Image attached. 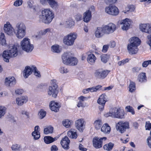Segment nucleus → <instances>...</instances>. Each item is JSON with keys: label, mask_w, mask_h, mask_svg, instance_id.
<instances>
[{"label": "nucleus", "mask_w": 151, "mask_h": 151, "mask_svg": "<svg viewBox=\"0 0 151 151\" xmlns=\"http://www.w3.org/2000/svg\"><path fill=\"white\" fill-rule=\"evenodd\" d=\"M102 124V122L101 120L98 119L95 120L93 123V125L95 129L97 130L100 129Z\"/></svg>", "instance_id": "obj_34"}, {"label": "nucleus", "mask_w": 151, "mask_h": 151, "mask_svg": "<svg viewBox=\"0 0 151 151\" xmlns=\"http://www.w3.org/2000/svg\"><path fill=\"white\" fill-rule=\"evenodd\" d=\"M125 109L131 113L133 115L134 114L135 112L133 108L130 106H128L126 107Z\"/></svg>", "instance_id": "obj_54"}, {"label": "nucleus", "mask_w": 151, "mask_h": 151, "mask_svg": "<svg viewBox=\"0 0 151 151\" xmlns=\"http://www.w3.org/2000/svg\"><path fill=\"white\" fill-rule=\"evenodd\" d=\"M137 47V46L128 44L127 49L129 53L131 54H136L138 50Z\"/></svg>", "instance_id": "obj_20"}, {"label": "nucleus", "mask_w": 151, "mask_h": 151, "mask_svg": "<svg viewBox=\"0 0 151 151\" xmlns=\"http://www.w3.org/2000/svg\"><path fill=\"white\" fill-rule=\"evenodd\" d=\"M91 14L89 11H86L83 14V21L86 22H88L91 20Z\"/></svg>", "instance_id": "obj_27"}, {"label": "nucleus", "mask_w": 151, "mask_h": 151, "mask_svg": "<svg viewBox=\"0 0 151 151\" xmlns=\"http://www.w3.org/2000/svg\"><path fill=\"white\" fill-rule=\"evenodd\" d=\"M53 9H55L58 6V4L55 0H48L47 4Z\"/></svg>", "instance_id": "obj_35"}, {"label": "nucleus", "mask_w": 151, "mask_h": 151, "mask_svg": "<svg viewBox=\"0 0 151 151\" xmlns=\"http://www.w3.org/2000/svg\"><path fill=\"white\" fill-rule=\"evenodd\" d=\"M101 130L105 134H109L110 132L111 128L108 124L105 123L101 127Z\"/></svg>", "instance_id": "obj_31"}, {"label": "nucleus", "mask_w": 151, "mask_h": 151, "mask_svg": "<svg viewBox=\"0 0 151 151\" xmlns=\"http://www.w3.org/2000/svg\"><path fill=\"white\" fill-rule=\"evenodd\" d=\"M69 61L67 64V65L70 66H74L76 65L78 62V61L77 59L73 57L72 55L71 58L69 60Z\"/></svg>", "instance_id": "obj_36"}, {"label": "nucleus", "mask_w": 151, "mask_h": 151, "mask_svg": "<svg viewBox=\"0 0 151 151\" xmlns=\"http://www.w3.org/2000/svg\"><path fill=\"white\" fill-rule=\"evenodd\" d=\"M22 50L27 52H31L34 49V45L30 42V40L27 37L24 38L20 43Z\"/></svg>", "instance_id": "obj_3"}, {"label": "nucleus", "mask_w": 151, "mask_h": 151, "mask_svg": "<svg viewBox=\"0 0 151 151\" xmlns=\"http://www.w3.org/2000/svg\"><path fill=\"white\" fill-rule=\"evenodd\" d=\"M105 12L108 14L111 15L116 16L119 13L118 8L114 5H109L105 8Z\"/></svg>", "instance_id": "obj_6"}, {"label": "nucleus", "mask_w": 151, "mask_h": 151, "mask_svg": "<svg viewBox=\"0 0 151 151\" xmlns=\"http://www.w3.org/2000/svg\"><path fill=\"white\" fill-rule=\"evenodd\" d=\"M46 112L44 111L43 110H41L39 112L38 115L39 118L40 119H42L46 115Z\"/></svg>", "instance_id": "obj_52"}, {"label": "nucleus", "mask_w": 151, "mask_h": 151, "mask_svg": "<svg viewBox=\"0 0 151 151\" xmlns=\"http://www.w3.org/2000/svg\"><path fill=\"white\" fill-rule=\"evenodd\" d=\"M20 113L22 115H25L27 118H29V113L28 112L24 110H22L21 111Z\"/></svg>", "instance_id": "obj_60"}, {"label": "nucleus", "mask_w": 151, "mask_h": 151, "mask_svg": "<svg viewBox=\"0 0 151 151\" xmlns=\"http://www.w3.org/2000/svg\"><path fill=\"white\" fill-rule=\"evenodd\" d=\"M147 38L148 40L147 44L150 46L151 50V34L148 35L147 36Z\"/></svg>", "instance_id": "obj_64"}, {"label": "nucleus", "mask_w": 151, "mask_h": 151, "mask_svg": "<svg viewBox=\"0 0 151 151\" xmlns=\"http://www.w3.org/2000/svg\"><path fill=\"white\" fill-rule=\"evenodd\" d=\"M27 101V96L17 97L16 99V103L19 106L22 105L24 103H26Z\"/></svg>", "instance_id": "obj_24"}, {"label": "nucleus", "mask_w": 151, "mask_h": 151, "mask_svg": "<svg viewBox=\"0 0 151 151\" xmlns=\"http://www.w3.org/2000/svg\"><path fill=\"white\" fill-rule=\"evenodd\" d=\"M9 52L8 51H4L3 53L2 56L4 58V60L6 62H9V59L12 57L10 55Z\"/></svg>", "instance_id": "obj_37"}, {"label": "nucleus", "mask_w": 151, "mask_h": 151, "mask_svg": "<svg viewBox=\"0 0 151 151\" xmlns=\"http://www.w3.org/2000/svg\"><path fill=\"white\" fill-rule=\"evenodd\" d=\"M50 83L51 86H52L54 88H58V86L57 84V81L55 80H51Z\"/></svg>", "instance_id": "obj_55"}, {"label": "nucleus", "mask_w": 151, "mask_h": 151, "mask_svg": "<svg viewBox=\"0 0 151 151\" xmlns=\"http://www.w3.org/2000/svg\"><path fill=\"white\" fill-rule=\"evenodd\" d=\"M44 140L45 142L47 144L50 143L54 141V140H53V138L50 136L45 137Z\"/></svg>", "instance_id": "obj_48"}, {"label": "nucleus", "mask_w": 151, "mask_h": 151, "mask_svg": "<svg viewBox=\"0 0 151 151\" xmlns=\"http://www.w3.org/2000/svg\"><path fill=\"white\" fill-rule=\"evenodd\" d=\"M4 30L6 34L10 36L13 35L14 32V29L8 22H6V23L4 24Z\"/></svg>", "instance_id": "obj_10"}, {"label": "nucleus", "mask_w": 151, "mask_h": 151, "mask_svg": "<svg viewBox=\"0 0 151 151\" xmlns=\"http://www.w3.org/2000/svg\"><path fill=\"white\" fill-rule=\"evenodd\" d=\"M106 96L103 94L99 97L97 100V103L99 104H105L106 100Z\"/></svg>", "instance_id": "obj_30"}, {"label": "nucleus", "mask_w": 151, "mask_h": 151, "mask_svg": "<svg viewBox=\"0 0 151 151\" xmlns=\"http://www.w3.org/2000/svg\"><path fill=\"white\" fill-rule=\"evenodd\" d=\"M59 70L60 73L62 74L66 73L69 72V70L65 67H61Z\"/></svg>", "instance_id": "obj_49"}, {"label": "nucleus", "mask_w": 151, "mask_h": 151, "mask_svg": "<svg viewBox=\"0 0 151 151\" xmlns=\"http://www.w3.org/2000/svg\"><path fill=\"white\" fill-rule=\"evenodd\" d=\"M72 121L68 119L64 120L63 122V124L66 128H69L70 127Z\"/></svg>", "instance_id": "obj_47"}, {"label": "nucleus", "mask_w": 151, "mask_h": 151, "mask_svg": "<svg viewBox=\"0 0 151 151\" xmlns=\"http://www.w3.org/2000/svg\"><path fill=\"white\" fill-rule=\"evenodd\" d=\"M60 24L66 28H70L74 25L75 22L72 19H70L67 20L62 23H61Z\"/></svg>", "instance_id": "obj_28"}, {"label": "nucleus", "mask_w": 151, "mask_h": 151, "mask_svg": "<svg viewBox=\"0 0 151 151\" xmlns=\"http://www.w3.org/2000/svg\"><path fill=\"white\" fill-rule=\"evenodd\" d=\"M32 68L33 72L34 73V75L35 76L38 77H40L41 75L40 73L37 70L36 67L34 66H32Z\"/></svg>", "instance_id": "obj_50"}, {"label": "nucleus", "mask_w": 151, "mask_h": 151, "mask_svg": "<svg viewBox=\"0 0 151 151\" xmlns=\"http://www.w3.org/2000/svg\"><path fill=\"white\" fill-rule=\"evenodd\" d=\"M75 19L77 21L81 20L82 19V16L81 14H77L75 16Z\"/></svg>", "instance_id": "obj_63"}, {"label": "nucleus", "mask_w": 151, "mask_h": 151, "mask_svg": "<svg viewBox=\"0 0 151 151\" xmlns=\"http://www.w3.org/2000/svg\"><path fill=\"white\" fill-rule=\"evenodd\" d=\"M15 29L16 31V35L18 39H22L26 35V27L24 24L22 22H19L16 25Z\"/></svg>", "instance_id": "obj_2"}, {"label": "nucleus", "mask_w": 151, "mask_h": 151, "mask_svg": "<svg viewBox=\"0 0 151 151\" xmlns=\"http://www.w3.org/2000/svg\"><path fill=\"white\" fill-rule=\"evenodd\" d=\"M67 135L69 137L72 139H76L77 137L76 130L73 129H71L69 131Z\"/></svg>", "instance_id": "obj_33"}, {"label": "nucleus", "mask_w": 151, "mask_h": 151, "mask_svg": "<svg viewBox=\"0 0 151 151\" xmlns=\"http://www.w3.org/2000/svg\"><path fill=\"white\" fill-rule=\"evenodd\" d=\"M125 113L124 110L122 108L119 107L117 114L115 118L123 119L124 118Z\"/></svg>", "instance_id": "obj_32"}, {"label": "nucleus", "mask_w": 151, "mask_h": 151, "mask_svg": "<svg viewBox=\"0 0 151 151\" xmlns=\"http://www.w3.org/2000/svg\"><path fill=\"white\" fill-rule=\"evenodd\" d=\"M104 34H106V32L103 25L101 27H98L95 32V35L97 38H100Z\"/></svg>", "instance_id": "obj_15"}, {"label": "nucleus", "mask_w": 151, "mask_h": 151, "mask_svg": "<svg viewBox=\"0 0 151 151\" xmlns=\"http://www.w3.org/2000/svg\"><path fill=\"white\" fill-rule=\"evenodd\" d=\"M85 125V122L83 119H80L75 121V127L80 132L83 131Z\"/></svg>", "instance_id": "obj_11"}, {"label": "nucleus", "mask_w": 151, "mask_h": 151, "mask_svg": "<svg viewBox=\"0 0 151 151\" xmlns=\"http://www.w3.org/2000/svg\"><path fill=\"white\" fill-rule=\"evenodd\" d=\"M145 127L146 130H150L151 129V123H150V122L149 121L146 122Z\"/></svg>", "instance_id": "obj_59"}, {"label": "nucleus", "mask_w": 151, "mask_h": 151, "mask_svg": "<svg viewBox=\"0 0 151 151\" xmlns=\"http://www.w3.org/2000/svg\"><path fill=\"white\" fill-rule=\"evenodd\" d=\"M106 34L108 35L113 33L116 30V26L113 23H110L106 25H103Z\"/></svg>", "instance_id": "obj_12"}, {"label": "nucleus", "mask_w": 151, "mask_h": 151, "mask_svg": "<svg viewBox=\"0 0 151 151\" xmlns=\"http://www.w3.org/2000/svg\"><path fill=\"white\" fill-rule=\"evenodd\" d=\"M102 86L100 85H98L96 86H94L91 88H89L86 89H84L83 90V92L84 93H87L91 92H96L101 90Z\"/></svg>", "instance_id": "obj_14"}, {"label": "nucleus", "mask_w": 151, "mask_h": 151, "mask_svg": "<svg viewBox=\"0 0 151 151\" xmlns=\"http://www.w3.org/2000/svg\"><path fill=\"white\" fill-rule=\"evenodd\" d=\"M48 94L49 95H52L54 98H56L58 93V88L49 86L47 90Z\"/></svg>", "instance_id": "obj_21"}, {"label": "nucleus", "mask_w": 151, "mask_h": 151, "mask_svg": "<svg viewBox=\"0 0 151 151\" xmlns=\"http://www.w3.org/2000/svg\"><path fill=\"white\" fill-rule=\"evenodd\" d=\"M39 127L36 126L34 128V131L32 133V136L34 140H37L40 137V133L39 132Z\"/></svg>", "instance_id": "obj_22"}, {"label": "nucleus", "mask_w": 151, "mask_h": 151, "mask_svg": "<svg viewBox=\"0 0 151 151\" xmlns=\"http://www.w3.org/2000/svg\"><path fill=\"white\" fill-rule=\"evenodd\" d=\"M23 2L22 0H17L16 1L14 4V6H21Z\"/></svg>", "instance_id": "obj_57"}, {"label": "nucleus", "mask_w": 151, "mask_h": 151, "mask_svg": "<svg viewBox=\"0 0 151 151\" xmlns=\"http://www.w3.org/2000/svg\"><path fill=\"white\" fill-rule=\"evenodd\" d=\"M62 49L58 45H53L51 47L52 51L55 52L59 53L61 50Z\"/></svg>", "instance_id": "obj_41"}, {"label": "nucleus", "mask_w": 151, "mask_h": 151, "mask_svg": "<svg viewBox=\"0 0 151 151\" xmlns=\"http://www.w3.org/2000/svg\"><path fill=\"white\" fill-rule=\"evenodd\" d=\"M138 79L139 81L141 82H143L146 81V77L145 73H141L139 75Z\"/></svg>", "instance_id": "obj_40"}, {"label": "nucleus", "mask_w": 151, "mask_h": 151, "mask_svg": "<svg viewBox=\"0 0 151 151\" xmlns=\"http://www.w3.org/2000/svg\"><path fill=\"white\" fill-rule=\"evenodd\" d=\"M6 109L5 107L0 106V118L5 114Z\"/></svg>", "instance_id": "obj_51"}, {"label": "nucleus", "mask_w": 151, "mask_h": 151, "mask_svg": "<svg viewBox=\"0 0 151 151\" xmlns=\"http://www.w3.org/2000/svg\"><path fill=\"white\" fill-rule=\"evenodd\" d=\"M77 37V35L76 33H70L64 37L63 42L65 45L72 46L74 44Z\"/></svg>", "instance_id": "obj_4"}, {"label": "nucleus", "mask_w": 151, "mask_h": 151, "mask_svg": "<svg viewBox=\"0 0 151 151\" xmlns=\"http://www.w3.org/2000/svg\"><path fill=\"white\" fill-rule=\"evenodd\" d=\"M0 44L2 45H5L6 44L5 35L3 33H1L0 35Z\"/></svg>", "instance_id": "obj_42"}, {"label": "nucleus", "mask_w": 151, "mask_h": 151, "mask_svg": "<svg viewBox=\"0 0 151 151\" xmlns=\"http://www.w3.org/2000/svg\"><path fill=\"white\" fill-rule=\"evenodd\" d=\"M54 17V14L50 9H46L42 10L40 18L42 22L49 24L52 22Z\"/></svg>", "instance_id": "obj_1"}, {"label": "nucleus", "mask_w": 151, "mask_h": 151, "mask_svg": "<svg viewBox=\"0 0 151 151\" xmlns=\"http://www.w3.org/2000/svg\"><path fill=\"white\" fill-rule=\"evenodd\" d=\"M119 107H114L111 108L110 110L111 114L112 117L115 118L117 114L119 109Z\"/></svg>", "instance_id": "obj_39"}, {"label": "nucleus", "mask_w": 151, "mask_h": 151, "mask_svg": "<svg viewBox=\"0 0 151 151\" xmlns=\"http://www.w3.org/2000/svg\"><path fill=\"white\" fill-rule=\"evenodd\" d=\"M129 88V91L130 92L132 93L134 92L136 89L135 83L134 82L130 81Z\"/></svg>", "instance_id": "obj_43"}, {"label": "nucleus", "mask_w": 151, "mask_h": 151, "mask_svg": "<svg viewBox=\"0 0 151 151\" xmlns=\"http://www.w3.org/2000/svg\"><path fill=\"white\" fill-rule=\"evenodd\" d=\"M96 60V58L95 55L92 53L88 54L87 57L88 62L90 64H94Z\"/></svg>", "instance_id": "obj_29"}, {"label": "nucleus", "mask_w": 151, "mask_h": 151, "mask_svg": "<svg viewBox=\"0 0 151 151\" xmlns=\"http://www.w3.org/2000/svg\"><path fill=\"white\" fill-rule=\"evenodd\" d=\"M139 29L143 32L151 34V24H141L139 25Z\"/></svg>", "instance_id": "obj_9"}, {"label": "nucleus", "mask_w": 151, "mask_h": 151, "mask_svg": "<svg viewBox=\"0 0 151 151\" xmlns=\"http://www.w3.org/2000/svg\"><path fill=\"white\" fill-rule=\"evenodd\" d=\"M116 127L117 131L121 133H123L127 129L129 128V123L127 122L120 121L116 124Z\"/></svg>", "instance_id": "obj_5"}, {"label": "nucleus", "mask_w": 151, "mask_h": 151, "mask_svg": "<svg viewBox=\"0 0 151 151\" xmlns=\"http://www.w3.org/2000/svg\"><path fill=\"white\" fill-rule=\"evenodd\" d=\"M72 54L70 52H66L62 55V59L64 64L67 65L69 60L71 58Z\"/></svg>", "instance_id": "obj_16"}, {"label": "nucleus", "mask_w": 151, "mask_h": 151, "mask_svg": "<svg viewBox=\"0 0 151 151\" xmlns=\"http://www.w3.org/2000/svg\"><path fill=\"white\" fill-rule=\"evenodd\" d=\"M110 72V71L109 70L99 69L96 70L94 76L97 78L103 79L107 76Z\"/></svg>", "instance_id": "obj_7"}, {"label": "nucleus", "mask_w": 151, "mask_h": 151, "mask_svg": "<svg viewBox=\"0 0 151 151\" xmlns=\"http://www.w3.org/2000/svg\"><path fill=\"white\" fill-rule=\"evenodd\" d=\"M10 55L12 57H16L18 55V51L17 46L15 45L10 47L9 50Z\"/></svg>", "instance_id": "obj_23"}, {"label": "nucleus", "mask_w": 151, "mask_h": 151, "mask_svg": "<svg viewBox=\"0 0 151 151\" xmlns=\"http://www.w3.org/2000/svg\"><path fill=\"white\" fill-rule=\"evenodd\" d=\"M129 61L128 59L127 58L125 60H123L119 62L118 63V64L119 66L122 65H124L125 63L128 62Z\"/></svg>", "instance_id": "obj_58"}, {"label": "nucleus", "mask_w": 151, "mask_h": 151, "mask_svg": "<svg viewBox=\"0 0 151 151\" xmlns=\"http://www.w3.org/2000/svg\"><path fill=\"white\" fill-rule=\"evenodd\" d=\"M101 60L104 63H106L109 58V55L106 54H102L101 56Z\"/></svg>", "instance_id": "obj_46"}, {"label": "nucleus", "mask_w": 151, "mask_h": 151, "mask_svg": "<svg viewBox=\"0 0 151 151\" xmlns=\"http://www.w3.org/2000/svg\"><path fill=\"white\" fill-rule=\"evenodd\" d=\"M127 9H129V11L131 12H134L135 10V7L134 5H132L128 6L127 7Z\"/></svg>", "instance_id": "obj_61"}, {"label": "nucleus", "mask_w": 151, "mask_h": 151, "mask_svg": "<svg viewBox=\"0 0 151 151\" xmlns=\"http://www.w3.org/2000/svg\"><path fill=\"white\" fill-rule=\"evenodd\" d=\"M129 44L138 46L140 44L141 41L139 39L136 37L131 38L129 40Z\"/></svg>", "instance_id": "obj_26"}, {"label": "nucleus", "mask_w": 151, "mask_h": 151, "mask_svg": "<svg viewBox=\"0 0 151 151\" xmlns=\"http://www.w3.org/2000/svg\"><path fill=\"white\" fill-rule=\"evenodd\" d=\"M49 106L51 110L57 112L59 111L60 106L58 103L52 101L50 102Z\"/></svg>", "instance_id": "obj_19"}, {"label": "nucleus", "mask_w": 151, "mask_h": 151, "mask_svg": "<svg viewBox=\"0 0 151 151\" xmlns=\"http://www.w3.org/2000/svg\"><path fill=\"white\" fill-rule=\"evenodd\" d=\"M5 83L7 86H12L16 83V80L13 77H9L6 78Z\"/></svg>", "instance_id": "obj_18"}, {"label": "nucleus", "mask_w": 151, "mask_h": 151, "mask_svg": "<svg viewBox=\"0 0 151 151\" xmlns=\"http://www.w3.org/2000/svg\"><path fill=\"white\" fill-rule=\"evenodd\" d=\"M149 64H151V60L145 61L143 62L142 65L143 67L146 68Z\"/></svg>", "instance_id": "obj_56"}, {"label": "nucleus", "mask_w": 151, "mask_h": 151, "mask_svg": "<svg viewBox=\"0 0 151 151\" xmlns=\"http://www.w3.org/2000/svg\"><path fill=\"white\" fill-rule=\"evenodd\" d=\"M53 30V29L52 28H48L40 31V33L42 35H45L47 33H52Z\"/></svg>", "instance_id": "obj_45"}, {"label": "nucleus", "mask_w": 151, "mask_h": 151, "mask_svg": "<svg viewBox=\"0 0 151 151\" xmlns=\"http://www.w3.org/2000/svg\"><path fill=\"white\" fill-rule=\"evenodd\" d=\"M11 148L12 150L14 151H18L21 150L20 146L17 144L13 145L12 146Z\"/></svg>", "instance_id": "obj_53"}, {"label": "nucleus", "mask_w": 151, "mask_h": 151, "mask_svg": "<svg viewBox=\"0 0 151 151\" xmlns=\"http://www.w3.org/2000/svg\"><path fill=\"white\" fill-rule=\"evenodd\" d=\"M114 146V144L112 142H109L104 145L103 148L104 149L107 151L111 150Z\"/></svg>", "instance_id": "obj_38"}, {"label": "nucleus", "mask_w": 151, "mask_h": 151, "mask_svg": "<svg viewBox=\"0 0 151 151\" xmlns=\"http://www.w3.org/2000/svg\"><path fill=\"white\" fill-rule=\"evenodd\" d=\"M141 68L138 67H135L133 68L132 71L133 73L138 72L141 69Z\"/></svg>", "instance_id": "obj_62"}, {"label": "nucleus", "mask_w": 151, "mask_h": 151, "mask_svg": "<svg viewBox=\"0 0 151 151\" xmlns=\"http://www.w3.org/2000/svg\"><path fill=\"white\" fill-rule=\"evenodd\" d=\"M107 139L106 137L99 138L97 137H94L93 139V145L96 149L101 148L103 145V140H105Z\"/></svg>", "instance_id": "obj_8"}, {"label": "nucleus", "mask_w": 151, "mask_h": 151, "mask_svg": "<svg viewBox=\"0 0 151 151\" xmlns=\"http://www.w3.org/2000/svg\"><path fill=\"white\" fill-rule=\"evenodd\" d=\"M32 66L26 67L23 71V76L25 78H27L28 76L31 74L33 71Z\"/></svg>", "instance_id": "obj_25"}, {"label": "nucleus", "mask_w": 151, "mask_h": 151, "mask_svg": "<svg viewBox=\"0 0 151 151\" xmlns=\"http://www.w3.org/2000/svg\"><path fill=\"white\" fill-rule=\"evenodd\" d=\"M70 142V140L66 136L63 138L61 141V144L62 147L65 150L69 149V144Z\"/></svg>", "instance_id": "obj_17"}, {"label": "nucleus", "mask_w": 151, "mask_h": 151, "mask_svg": "<svg viewBox=\"0 0 151 151\" xmlns=\"http://www.w3.org/2000/svg\"><path fill=\"white\" fill-rule=\"evenodd\" d=\"M53 130V127L51 126H49L45 128L44 130V133L45 134L51 133L52 132Z\"/></svg>", "instance_id": "obj_44"}, {"label": "nucleus", "mask_w": 151, "mask_h": 151, "mask_svg": "<svg viewBox=\"0 0 151 151\" xmlns=\"http://www.w3.org/2000/svg\"><path fill=\"white\" fill-rule=\"evenodd\" d=\"M119 23L122 25L121 27L122 29L123 30H127L129 28L130 24V20L129 19L126 18L121 20Z\"/></svg>", "instance_id": "obj_13"}]
</instances>
